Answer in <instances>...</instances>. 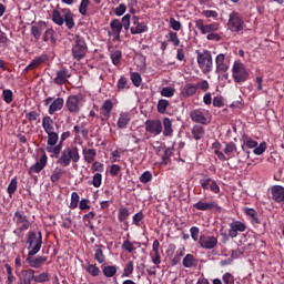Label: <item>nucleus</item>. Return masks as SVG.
I'll return each instance as SVG.
<instances>
[{
  "mask_svg": "<svg viewBox=\"0 0 284 284\" xmlns=\"http://www.w3.org/2000/svg\"><path fill=\"white\" fill-rule=\"evenodd\" d=\"M12 221L17 229L13 231L16 236H21V233L30 230L32 223H30V217L26 215V212L22 210H17L13 214Z\"/></svg>",
  "mask_w": 284,
  "mask_h": 284,
  "instance_id": "nucleus-1",
  "label": "nucleus"
},
{
  "mask_svg": "<svg viewBox=\"0 0 284 284\" xmlns=\"http://www.w3.org/2000/svg\"><path fill=\"white\" fill-rule=\"evenodd\" d=\"M27 244H28V256H34L39 254L41 251V245H43V236L41 235V232L38 233L34 231L29 232L28 237H27Z\"/></svg>",
  "mask_w": 284,
  "mask_h": 284,
  "instance_id": "nucleus-2",
  "label": "nucleus"
},
{
  "mask_svg": "<svg viewBox=\"0 0 284 284\" xmlns=\"http://www.w3.org/2000/svg\"><path fill=\"white\" fill-rule=\"evenodd\" d=\"M226 28L230 30V32H235L236 34L243 32V30H245V21L243 20L241 13L236 11L230 13Z\"/></svg>",
  "mask_w": 284,
  "mask_h": 284,
  "instance_id": "nucleus-3",
  "label": "nucleus"
},
{
  "mask_svg": "<svg viewBox=\"0 0 284 284\" xmlns=\"http://www.w3.org/2000/svg\"><path fill=\"white\" fill-rule=\"evenodd\" d=\"M52 21L57 23V26H63V23H65L67 28L72 30V11H70V9H62L61 16V11L53 10Z\"/></svg>",
  "mask_w": 284,
  "mask_h": 284,
  "instance_id": "nucleus-4",
  "label": "nucleus"
},
{
  "mask_svg": "<svg viewBox=\"0 0 284 284\" xmlns=\"http://www.w3.org/2000/svg\"><path fill=\"white\" fill-rule=\"evenodd\" d=\"M197 54V65L204 72H212L214 68V61L212 60V52L204 50V51H196Z\"/></svg>",
  "mask_w": 284,
  "mask_h": 284,
  "instance_id": "nucleus-5",
  "label": "nucleus"
},
{
  "mask_svg": "<svg viewBox=\"0 0 284 284\" xmlns=\"http://www.w3.org/2000/svg\"><path fill=\"white\" fill-rule=\"evenodd\" d=\"M232 77L235 83H245L250 78V73L245 69V64L241 61H235L232 69Z\"/></svg>",
  "mask_w": 284,
  "mask_h": 284,
  "instance_id": "nucleus-6",
  "label": "nucleus"
},
{
  "mask_svg": "<svg viewBox=\"0 0 284 284\" xmlns=\"http://www.w3.org/2000/svg\"><path fill=\"white\" fill-rule=\"evenodd\" d=\"M73 57L78 61H81L88 52V44L85 43V39L81 36H75L74 37V44H73Z\"/></svg>",
  "mask_w": 284,
  "mask_h": 284,
  "instance_id": "nucleus-7",
  "label": "nucleus"
},
{
  "mask_svg": "<svg viewBox=\"0 0 284 284\" xmlns=\"http://www.w3.org/2000/svg\"><path fill=\"white\" fill-rule=\"evenodd\" d=\"M194 210H199L200 212H210L214 210L217 213L223 212V207L216 203V201L211 200L209 202L200 200L197 203L193 204Z\"/></svg>",
  "mask_w": 284,
  "mask_h": 284,
  "instance_id": "nucleus-8",
  "label": "nucleus"
},
{
  "mask_svg": "<svg viewBox=\"0 0 284 284\" xmlns=\"http://www.w3.org/2000/svg\"><path fill=\"white\" fill-rule=\"evenodd\" d=\"M200 186L202 190H210L214 194H219V192H221L219 183H216V180L210 178V175H204L202 179H200Z\"/></svg>",
  "mask_w": 284,
  "mask_h": 284,
  "instance_id": "nucleus-9",
  "label": "nucleus"
},
{
  "mask_svg": "<svg viewBox=\"0 0 284 284\" xmlns=\"http://www.w3.org/2000/svg\"><path fill=\"white\" fill-rule=\"evenodd\" d=\"M144 125L145 132L153 134V136H159V134L163 132V123H161V120H146Z\"/></svg>",
  "mask_w": 284,
  "mask_h": 284,
  "instance_id": "nucleus-10",
  "label": "nucleus"
},
{
  "mask_svg": "<svg viewBox=\"0 0 284 284\" xmlns=\"http://www.w3.org/2000/svg\"><path fill=\"white\" fill-rule=\"evenodd\" d=\"M195 28L200 30L201 34H210L212 32H217L219 30V23L213 22L210 24H205L203 22V19L195 20Z\"/></svg>",
  "mask_w": 284,
  "mask_h": 284,
  "instance_id": "nucleus-11",
  "label": "nucleus"
},
{
  "mask_svg": "<svg viewBox=\"0 0 284 284\" xmlns=\"http://www.w3.org/2000/svg\"><path fill=\"white\" fill-rule=\"evenodd\" d=\"M199 244L203 250H214L219 245V239L203 234L200 236Z\"/></svg>",
  "mask_w": 284,
  "mask_h": 284,
  "instance_id": "nucleus-12",
  "label": "nucleus"
},
{
  "mask_svg": "<svg viewBox=\"0 0 284 284\" xmlns=\"http://www.w3.org/2000/svg\"><path fill=\"white\" fill-rule=\"evenodd\" d=\"M44 105H49V114H54V112L63 109V98L54 100L52 97H49L44 100Z\"/></svg>",
  "mask_w": 284,
  "mask_h": 284,
  "instance_id": "nucleus-13",
  "label": "nucleus"
},
{
  "mask_svg": "<svg viewBox=\"0 0 284 284\" xmlns=\"http://www.w3.org/2000/svg\"><path fill=\"white\" fill-rule=\"evenodd\" d=\"M247 230V225L241 221L234 220L230 223L229 236L231 239H236L239 236V232H245Z\"/></svg>",
  "mask_w": 284,
  "mask_h": 284,
  "instance_id": "nucleus-14",
  "label": "nucleus"
},
{
  "mask_svg": "<svg viewBox=\"0 0 284 284\" xmlns=\"http://www.w3.org/2000/svg\"><path fill=\"white\" fill-rule=\"evenodd\" d=\"M132 27L130 28L131 34H143V32H148V26L144 22H139V17L133 16Z\"/></svg>",
  "mask_w": 284,
  "mask_h": 284,
  "instance_id": "nucleus-15",
  "label": "nucleus"
},
{
  "mask_svg": "<svg viewBox=\"0 0 284 284\" xmlns=\"http://www.w3.org/2000/svg\"><path fill=\"white\" fill-rule=\"evenodd\" d=\"M70 163H72V149L68 148L62 151L57 164L61 168H68Z\"/></svg>",
  "mask_w": 284,
  "mask_h": 284,
  "instance_id": "nucleus-16",
  "label": "nucleus"
},
{
  "mask_svg": "<svg viewBox=\"0 0 284 284\" xmlns=\"http://www.w3.org/2000/svg\"><path fill=\"white\" fill-rule=\"evenodd\" d=\"M216 73L225 74L230 70V65L225 63V54L220 53L215 58Z\"/></svg>",
  "mask_w": 284,
  "mask_h": 284,
  "instance_id": "nucleus-17",
  "label": "nucleus"
},
{
  "mask_svg": "<svg viewBox=\"0 0 284 284\" xmlns=\"http://www.w3.org/2000/svg\"><path fill=\"white\" fill-rule=\"evenodd\" d=\"M45 30H48V24H45V22L43 21L36 22L31 27V34L37 41H39V39H41V34H43Z\"/></svg>",
  "mask_w": 284,
  "mask_h": 284,
  "instance_id": "nucleus-18",
  "label": "nucleus"
},
{
  "mask_svg": "<svg viewBox=\"0 0 284 284\" xmlns=\"http://www.w3.org/2000/svg\"><path fill=\"white\" fill-rule=\"evenodd\" d=\"M110 28H111V34L114 37V40L120 41L121 40V30H123V23H121V20L113 19L110 22Z\"/></svg>",
  "mask_w": 284,
  "mask_h": 284,
  "instance_id": "nucleus-19",
  "label": "nucleus"
},
{
  "mask_svg": "<svg viewBox=\"0 0 284 284\" xmlns=\"http://www.w3.org/2000/svg\"><path fill=\"white\" fill-rule=\"evenodd\" d=\"M20 284H32L34 281V270L28 268L23 270L19 274Z\"/></svg>",
  "mask_w": 284,
  "mask_h": 284,
  "instance_id": "nucleus-20",
  "label": "nucleus"
},
{
  "mask_svg": "<svg viewBox=\"0 0 284 284\" xmlns=\"http://www.w3.org/2000/svg\"><path fill=\"white\" fill-rule=\"evenodd\" d=\"M71 74L68 69H61L57 72V77L53 79V83L55 85H63V83H68V79H70Z\"/></svg>",
  "mask_w": 284,
  "mask_h": 284,
  "instance_id": "nucleus-21",
  "label": "nucleus"
},
{
  "mask_svg": "<svg viewBox=\"0 0 284 284\" xmlns=\"http://www.w3.org/2000/svg\"><path fill=\"white\" fill-rule=\"evenodd\" d=\"M57 122H54V120L52 118H50V115H45L42 118V128L45 132V134L55 132V126Z\"/></svg>",
  "mask_w": 284,
  "mask_h": 284,
  "instance_id": "nucleus-22",
  "label": "nucleus"
},
{
  "mask_svg": "<svg viewBox=\"0 0 284 284\" xmlns=\"http://www.w3.org/2000/svg\"><path fill=\"white\" fill-rule=\"evenodd\" d=\"M191 120L194 121V123H201V125H207L210 121H207V118H205V114L201 110H194L190 114Z\"/></svg>",
  "mask_w": 284,
  "mask_h": 284,
  "instance_id": "nucleus-23",
  "label": "nucleus"
},
{
  "mask_svg": "<svg viewBox=\"0 0 284 284\" xmlns=\"http://www.w3.org/2000/svg\"><path fill=\"white\" fill-rule=\"evenodd\" d=\"M49 57L48 54H42L40 57L34 58L29 65L26 67L24 71L30 72V70H34L36 68H39L42 63H45L48 61Z\"/></svg>",
  "mask_w": 284,
  "mask_h": 284,
  "instance_id": "nucleus-24",
  "label": "nucleus"
},
{
  "mask_svg": "<svg viewBox=\"0 0 284 284\" xmlns=\"http://www.w3.org/2000/svg\"><path fill=\"white\" fill-rule=\"evenodd\" d=\"M48 261V257L45 256H37L32 257L28 255L27 263H29L30 267H33L36 270H39V267H42L43 263Z\"/></svg>",
  "mask_w": 284,
  "mask_h": 284,
  "instance_id": "nucleus-25",
  "label": "nucleus"
},
{
  "mask_svg": "<svg viewBox=\"0 0 284 284\" xmlns=\"http://www.w3.org/2000/svg\"><path fill=\"white\" fill-rule=\"evenodd\" d=\"M48 164V155L43 154L38 162H36L29 170V173L32 174L34 172L36 174H39L43 168Z\"/></svg>",
  "mask_w": 284,
  "mask_h": 284,
  "instance_id": "nucleus-26",
  "label": "nucleus"
},
{
  "mask_svg": "<svg viewBox=\"0 0 284 284\" xmlns=\"http://www.w3.org/2000/svg\"><path fill=\"white\" fill-rule=\"evenodd\" d=\"M272 196L276 203H283L284 201V187L275 185L272 187Z\"/></svg>",
  "mask_w": 284,
  "mask_h": 284,
  "instance_id": "nucleus-27",
  "label": "nucleus"
},
{
  "mask_svg": "<svg viewBox=\"0 0 284 284\" xmlns=\"http://www.w3.org/2000/svg\"><path fill=\"white\" fill-rule=\"evenodd\" d=\"M102 114L105 119H110L112 116V110H114V103L112 100H105L101 106Z\"/></svg>",
  "mask_w": 284,
  "mask_h": 284,
  "instance_id": "nucleus-28",
  "label": "nucleus"
},
{
  "mask_svg": "<svg viewBox=\"0 0 284 284\" xmlns=\"http://www.w3.org/2000/svg\"><path fill=\"white\" fill-rule=\"evenodd\" d=\"M192 136L195 141H201V139H203V136H205V128L201 124H195L192 128Z\"/></svg>",
  "mask_w": 284,
  "mask_h": 284,
  "instance_id": "nucleus-29",
  "label": "nucleus"
},
{
  "mask_svg": "<svg viewBox=\"0 0 284 284\" xmlns=\"http://www.w3.org/2000/svg\"><path fill=\"white\" fill-rule=\"evenodd\" d=\"M197 89L196 84L194 83H186L181 92V94L184 97V99H187V97H194L196 94Z\"/></svg>",
  "mask_w": 284,
  "mask_h": 284,
  "instance_id": "nucleus-30",
  "label": "nucleus"
},
{
  "mask_svg": "<svg viewBox=\"0 0 284 284\" xmlns=\"http://www.w3.org/2000/svg\"><path fill=\"white\" fill-rule=\"evenodd\" d=\"M85 99L82 94L74 95L72 98V112H79V109L83 106Z\"/></svg>",
  "mask_w": 284,
  "mask_h": 284,
  "instance_id": "nucleus-31",
  "label": "nucleus"
},
{
  "mask_svg": "<svg viewBox=\"0 0 284 284\" xmlns=\"http://www.w3.org/2000/svg\"><path fill=\"white\" fill-rule=\"evenodd\" d=\"M197 261H196V257H194V255L192 254H186L182 261V265L183 267H196L197 265Z\"/></svg>",
  "mask_w": 284,
  "mask_h": 284,
  "instance_id": "nucleus-32",
  "label": "nucleus"
},
{
  "mask_svg": "<svg viewBox=\"0 0 284 284\" xmlns=\"http://www.w3.org/2000/svg\"><path fill=\"white\" fill-rule=\"evenodd\" d=\"M237 151L236 144L234 142H229L224 148V156H226L227 161L234 156V152Z\"/></svg>",
  "mask_w": 284,
  "mask_h": 284,
  "instance_id": "nucleus-33",
  "label": "nucleus"
},
{
  "mask_svg": "<svg viewBox=\"0 0 284 284\" xmlns=\"http://www.w3.org/2000/svg\"><path fill=\"white\" fill-rule=\"evenodd\" d=\"M131 119L132 118L130 116V113H121L118 120V128L120 130L128 128V124L130 123Z\"/></svg>",
  "mask_w": 284,
  "mask_h": 284,
  "instance_id": "nucleus-34",
  "label": "nucleus"
},
{
  "mask_svg": "<svg viewBox=\"0 0 284 284\" xmlns=\"http://www.w3.org/2000/svg\"><path fill=\"white\" fill-rule=\"evenodd\" d=\"M83 156L85 163H93V161L97 159V150L83 149Z\"/></svg>",
  "mask_w": 284,
  "mask_h": 284,
  "instance_id": "nucleus-35",
  "label": "nucleus"
},
{
  "mask_svg": "<svg viewBox=\"0 0 284 284\" xmlns=\"http://www.w3.org/2000/svg\"><path fill=\"white\" fill-rule=\"evenodd\" d=\"M212 148L214 150V154L217 155V159L220 161H227V156H225V154L221 151V142L219 141H215L213 144H212Z\"/></svg>",
  "mask_w": 284,
  "mask_h": 284,
  "instance_id": "nucleus-36",
  "label": "nucleus"
},
{
  "mask_svg": "<svg viewBox=\"0 0 284 284\" xmlns=\"http://www.w3.org/2000/svg\"><path fill=\"white\" fill-rule=\"evenodd\" d=\"M163 135L164 136H172V132H174V130H172V120H170V118H164L163 119Z\"/></svg>",
  "mask_w": 284,
  "mask_h": 284,
  "instance_id": "nucleus-37",
  "label": "nucleus"
},
{
  "mask_svg": "<svg viewBox=\"0 0 284 284\" xmlns=\"http://www.w3.org/2000/svg\"><path fill=\"white\" fill-rule=\"evenodd\" d=\"M129 216H130V210H128V207L125 206H121L118 213V219L120 223H125Z\"/></svg>",
  "mask_w": 284,
  "mask_h": 284,
  "instance_id": "nucleus-38",
  "label": "nucleus"
},
{
  "mask_svg": "<svg viewBox=\"0 0 284 284\" xmlns=\"http://www.w3.org/2000/svg\"><path fill=\"white\" fill-rule=\"evenodd\" d=\"M243 145H242V150H245V148H248V150H252L254 148H256V145H258V142H256L255 140L244 136L243 138Z\"/></svg>",
  "mask_w": 284,
  "mask_h": 284,
  "instance_id": "nucleus-39",
  "label": "nucleus"
},
{
  "mask_svg": "<svg viewBox=\"0 0 284 284\" xmlns=\"http://www.w3.org/2000/svg\"><path fill=\"white\" fill-rule=\"evenodd\" d=\"M170 106V101L162 99L158 102V112L160 114H165L168 112V108Z\"/></svg>",
  "mask_w": 284,
  "mask_h": 284,
  "instance_id": "nucleus-40",
  "label": "nucleus"
},
{
  "mask_svg": "<svg viewBox=\"0 0 284 284\" xmlns=\"http://www.w3.org/2000/svg\"><path fill=\"white\" fill-rule=\"evenodd\" d=\"M184 254H185V252H183V250H181V248L175 252L173 258L171 260L172 267H174L179 263H181V258H183Z\"/></svg>",
  "mask_w": 284,
  "mask_h": 284,
  "instance_id": "nucleus-41",
  "label": "nucleus"
},
{
  "mask_svg": "<svg viewBox=\"0 0 284 284\" xmlns=\"http://www.w3.org/2000/svg\"><path fill=\"white\" fill-rule=\"evenodd\" d=\"M2 99L4 102H7L8 104L12 103V101H14V94L12 93V90L10 89H4L2 91Z\"/></svg>",
  "mask_w": 284,
  "mask_h": 284,
  "instance_id": "nucleus-42",
  "label": "nucleus"
},
{
  "mask_svg": "<svg viewBox=\"0 0 284 284\" xmlns=\"http://www.w3.org/2000/svg\"><path fill=\"white\" fill-rule=\"evenodd\" d=\"M61 148H62L61 142L58 145L48 144L47 152H49L50 154H54V156H59V154H61Z\"/></svg>",
  "mask_w": 284,
  "mask_h": 284,
  "instance_id": "nucleus-43",
  "label": "nucleus"
},
{
  "mask_svg": "<svg viewBox=\"0 0 284 284\" xmlns=\"http://www.w3.org/2000/svg\"><path fill=\"white\" fill-rule=\"evenodd\" d=\"M43 41L45 43H48V41H51V43H55L53 29H45L43 34Z\"/></svg>",
  "mask_w": 284,
  "mask_h": 284,
  "instance_id": "nucleus-44",
  "label": "nucleus"
},
{
  "mask_svg": "<svg viewBox=\"0 0 284 284\" xmlns=\"http://www.w3.org/2000/svg\"><path fill=\"white\" fill-rule=\"evenodd\" d=\"M243 212L244 214H246V216H250L251 219H253L254 222L258 223V214L256 213V210L244 207Z\"/></svg>",
  "mask_w": 284,
  "mask_h": 284,
  "instance_id": "nucleus-45",
  "label": "nucleus"
},
{
  "mask_svg": "<svg viewBox=\"0 0 284 284\" xmlns=\"http://www.w3.org/2000/svg\"><path fill=\"white\" fill-rule=\"evenodd\" d=\"M104 276L112 278L116 274V266H104L102 270Z\"/></svg>",
  "mask_w": 284,
  "mask_h": 284,
  "instance_id": "nucleus-46",
  "label": "nucleus"
},
{
  "mask_svg": "<svg viewBox=\"0 0 284 284\" xmlns=\"http://www.w3.org/2000/svg\"><path fill=\"white\" fill-rule=\"evenodd\" d=\"M47 134H48V145H57L59 141V133H57V131H53Z\"/></svg>",
  "mask_w": 284,
  "mask_h": 284,
  "instance_id": "nucleus-47",
  "label": "nucleus"
},
{
  "mask_svg": "<svg viewBox=\"0 0 284 284\" xmlns=\"http://www.w3.org/2000/svg\"><path fill=\"white\" fill-rule=\"evenodd\" d=\"M90 7V0H81L79 12L82 14V17H85L88 14V8Z\"/></svg>",
  "mask_w": 284,
  "mask_h": 284,
  "instance_id": "nucleus-48",
  "label": "nucleus"
},
{
  "mask_svg": "<svg viewBox=\"0 0 284 284\" xmlns=\"http://www.w3.org/2000/svg\"><path fill=\"white\" fill-rule=\"evenodd\" d=\"M174 92H176V90L174 88L164 87V88H162L160 94H161V97H166L170 99V98L174 97Z\"/></svg>",
  "mask_w": 284,
  "mask_h": 284,
  "instance_id": "nucleus-49",
  "label": "nucleus"
},
{
  "mask_svg": "<svg viewBox=\"0 0 284 284\" xmlns=\"http://www.w3.org/2000/svg\"><path fill=\"white\" fill-rule=\"evenodd\" d=\"M87 272L90 273L91 276H99V274H101V270L99 266H97V264H89L87 266Z\"/></svg>",
  "mask_w": 284,
  "mask_h": 284,
  "instance_id": "nucleus-50",
  "label": "nucleus"
},
{
  "mask_svg": "<svg viewBox=\"0 0 284 284\" xmlns=\"http://www.w3.org/2000/svg\"><path fill=\"white\" fill-rule=\"evenodd\" d=\"M134 272V262L129 261L123 270V276H130Z\"/></svg>",
  "mask_w": 284,
  "mask_h": 284,
  "instance_id": "nucleus-51",
  "label": "nucleus"
},
{
  "mask_svg": "<svg viewBox=\"0 0 284 284\" xmlns=\"http://www.w3.org/2000/svg\"><path fill=\"white\" fill-rule=\"evenodd\" d=\"M17 185H18L17 178H13L7 187V192L10 196H12L14 192H17Z\"/></svg>",
  "mask_w": 284,
  "mask_h": 284,
  "instance_id": "nucleus-52",
  "label": "nucleus"
},
{
  "mask_svg": "<svg viewBox=\"0 0 284 284\" xmlns=\"http://www.w3.org/2000/svg\"><path fill=\"white\" fill-rule=\"evenodd\" d=\"M121 57H122V53L119 50L111 53V61L113 65H119L121 63Z\"/></svg>",
  "mask_w": 284,
  "mask_h": 284,
  "instance_id": "nucleus-53",
  "label": "nucleus"
},
{
  "mask_svg": "<svg viewBox=\"0 0 284 284\" xmlns=\"http://www.w3.org/2000/svg\"><path fill=\"white\" fill-rule=\"evenodd\" d=\"M61 176H63V170L55 168L50 179L52 183H57Z\"/></svg>",
  "mask_w": 284,
  "mask_h": 284,
  "instance_id": "nucleus-54",
  "label": "nucleus"
},
{
  "mask_svg": "<svg viewBox=\"0 0 284 284\" xmlns=\"http://www.w3.org/2000/svg\"><path fill=\"white\" fill-rule=\"evenodd\" d=\"M94 258L98 261V263H105V255L103 254V250L101 247H98L94 253Z\"/></svg>",
  "mask_w": 284,
  "mask_h": 284,
  "instance_id": "nucleus-55",
  "label": "nucleus"
},
{
  "mask_svg": "<svg viewBox=\"0 0 284 284\" xmlns=\"http://www.w3.org/2000/svg\"><path fill=\"white\" fill-rule=\"evenodd\" d=\"M131 81L133 85H135V88H140L142 83L141 74H139L138 72L131 73Z\"/></svg>",
  "mask_w": 284,
  "mask_h": 284,
  "instance_id": "nucleus-56",
  "label": "nucleus"
},
{
  "mask_svg": "<svg viewBox=\"0 0 284 284\" xmlns=\"http://www.w3.org/2000/svg\"><path fill=\"white\" fill-rule=\"evenodd\" d=\"M151 261L158 267L161 265V253L159 251L150 253Z\"/></svg>",
  "mask_w": 284,
  "mask_h": 284,
  "instance_id": "nucleus-57",
  "label": "nucleus"
},
{
  "mask_svg": "<svg viewBox=\"0 0 284 284\" xmlns=\"http://www.w3.org/2000/svg\"><path fill=\"white\" fill-rule=\"evenodd\" d=\"M33 281L36 283H48V281H50V277H49L48 273H41L38 276L33 275Z\"/></svg>",
  "mask_w": 284,
  "mask_h": 284,
  "instance_id": "nucleus-58",
  "label": "nucleus"
},
{
  "mask_svg": "<svg viewBox=\"0 0 284 284\" xmlns=\"http://www.w3.org/2000/svg\"><path fill=\"white\" fill-rule=\"evenodd\" d=\"M169 41L173 43V45L178 47L181 43V40H179V34L174 31H171L169 33Z\"/></svg>",
  "mask_w": 284,
  "mask_h": 284,
  "instance_id": "nucleus-59",
  "label": "nucleus"
},
{
  "mask_svg": "<svg viewBox=\"0 0 284 284\" xmlns=\"http://www.w3.org/2000/svg\"><path fill=\"white\" fill-rule=\"evenodd\" d=\"M122 250H125V252H129V254H132V252H134L136 248L134 247V244L132 242L126 240L122 244Z\"/></svg>",
  "mask_w": 284,
  "mask_h": 284,
  "instance_id": "nucleus-60",
  "label": "nucleus"
},
{
  "mask_svg": "<svg viewBox=\"0 0 284 284\" xmlns=\"http://www.w3.org/2000/svg\"><path fill=\"white\" fill-rule=\"evenodd\" d=\"M103 181V175L101 173H95L92 180L93 187H101Z\"/></svg>",
  "mask_w": 284,
  "mask_h": 284,
  "instance_id": "nucleus-61",
  "label": "nucleus"
},
{
  "mask_svg": "<svg viewBox=\"0 0 284 284\" xmlns=\"http://www.w3.org/2000/svg\"><path fill=\"white\" fill-rule=\"evenodd\" d=\"M4 267H6L7 274H8L7 284L14 283V275L12 274V266H10V264H6Z\"/></svg>",
  "mask_w": 284,
  "mask_h": 284,
  "instance_id": "nucleus-62",
  "label": "nucleus"
},
{
  "mask_svg": "<svg viewBox=\"0 0 284 284\" xmlns=\"http://www.w3.org/2000/svg\"><path fill=\"white\" fill-rule=\"evenodd\" d=\"M170 28H172V30H175V32H179V30H181V21L174 19V18H170Z\"/></svg>",
  "mask_w": 284,
  "mask_h": 284,
  "instance_id": "nucleus-63",
  "label": "nucleus"
},
{
  "mask_svg": "<svg viewBox=\"0 0 284 284\" xmlns=\"http://www.w3.org/2000/svg\"><path fill=\"white\" fill-rule=\"evenodd\" d=\"M150 181H152V172L145 171L144 173H142V175L140 176V182L150 183Z\"/></svg>",
  "mask_w": 284,
  "mask_h": 284,
  "instance_id": "nucleus-64",
  "label": "nucleus"
}]
</instances>
